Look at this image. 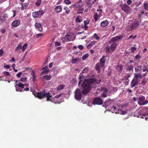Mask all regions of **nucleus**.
Segmentation results:
<instances>
[{
	"instance_id": "1",
	"label": "nucleus",
	"mask_w": 148,
	"mask_h": 148,
	"mask_svg": "<svg viewBox=\"0 0 148 148\" xmlns=\"http://www.w3.org/2000/svg\"><path fill=\"white\" fill-rule=\"evenodd\" d=\"M96 81L94 78L85 79L82 82L81 86L82 88V92L84 95L87 94L91 89V85L94 84Z\"/></svg>"
},
{
	"instance_id": "2",
	"label": "nucleus",
	"mask_w": 148,
	"mask_h": 148,
	"mask_svg": "<svg viewBox=\"0 0 148 148\" xmlns=\"http://www.w3.org/2000/svg\"><path fill=\"white\" fill-rule=\"evenodd\" d=\"M36 96L40 99L46 97V101H51L50 98L52 97V96L50 95L49 92L47 93L45 91L40 92H37L36 94Z\"/></svg>"
},
{
	"instance_id": "3",
	"label": "nucleus",
	"mask_w": 148,
	"mask_h": 148,
	"mask_svg": "<svg viewBox=\"0 0 148 148\" xmlns=\"http://www.w3.org/2000/svg\"><path fill=\"white\" fill-rule=\"evenodd\" d=\"M137 98L138 99V98ZM138 99L139 100L138 103L139 105L144 106L148 103V100H145V97L142 95H140L138 97Z\"/></svg>"
},
{
	"instance_id": "4",
	"label": "nucleus",
	"mask_w": 148,
	"mask_h": 148,
	"mask_svg": "<svg viewBox=\"0 0 148 148\" xmlns=\"http://www.w3.org/2000/svg\"><path fill=\"white\" fill-rule=\"evenodd\" d=\"M82 92L81 90L79 88H77L75 91L74 97L75 99L78 101H80L82 96Z\"/></svg>"
},
{
	"instance_id": "5",
	"label": "nucleus",
	"mask_w": 148,
	"mask_h": 148,
	"mask_svg": "<svg viewBox=\"0 0 148 148\" xmlns=\"http://www.w3.org/2000/svg\"><path fill=\"white\" fill-rule=\"evenodd\" d=\"M120 6L121 9L127 14H128L130 12L131 9L127 5L121 4Z\"/></svg>"
},
{
	"instance_id": "6",
	"label": "nucleus",
	"mask_w": 148,
	"mask_h": 148,
	"mask_svg": "<svg viewBox=\"0 0 148 148\" xmlns=\"http://www.w3.org/2000/svg\"><path fill=\"white\" fill-rule=\"evenodd\" d=\"M139 25V22L138 20L134 21L130 25V28L128 29V31H131L136 28Z\"/></svg>"
},
{
	"instance_id": "7",
	"label": "nucleus",
	"mask_w": 148,
	"mask_h": 148,
	"mask_svg": "<svg viewBox=\"0 0 148 148\" xmlns=\"http://www.w3.org/2000/svg\"><path fill=\"white\" fill-rule=\"evenodd\" d=\"M103 101L101 98L97 97L94 99L93 104L94 105H101L103 104Z\"/></svg>"
},
{
	"instance_id": "8",
	"label": "nucleus",
	"mask_w": 148,
	"mask_h": 148,
	"mask_svg": "<svg viewBox=\"0 0 148 148\" xmlns=\"http://www.w3.org/2000/svg\"><path fill=\"white\" fill-rule=\"evenodd\" d=\"M140 80L139 79H136L134 77L130 84L131 88H133L138 85Z\"/></svg>"
},
{
	"instance_id": "9",
	"label": "nucleus",
	"mask_w": 148,
	"mask_h": 148,
	"mask_svg": "<svg viewBox=\"0 0 148 148\" xmlns=\"http://www.w3.org/2000/svg\"><path fill=\"white\" fill-rule=\"evenodd\" d=\"M123 37V36H116L115 37H112L110 40L109 42L112 43V42H117L119 40H121Z\"/></svg>"
},
{
	"instance_id": "10",
	"label": "nucleus",
	"mask_w": 148,
	"mask_h": 148,
	"mask_svg": "<svg viewBox=\"0 0 148 148\" xmlns=\"http://www.w3.org/2000/svg\"><path fill=\"white\" fill-rule=\"evenodd\" d=\"M106 57L105 56H103L100 59V62L101 67H103L106 62Z\"/></svg>"
},
{
	"instance_id": "11",
	"label": "nucleus",
	"mask_w": 148,
	"mask_h": 148,
	"mask_svg": "<svg viewBox=\"0 0 148 148\" xmlns=\"http://www.w3.org/2000/svg\"><path fill=\"white\" fill-rule=\"evenodd\" d=\"M35 27L38 29L40 32H42V28L41 24L38 23H36L34 25Z\"/></svg>"
},
{
	"instance_id": "12",
	"label": "nucleus",
	"mask_w": 148,
	"mask_h": 148,
	"mask_svg": "<svg viewBox=\"0 0 148 148\" xmlns=\"http://www.w3.org/2000/svg\"><path fill=\"white\" fill-rule=\"evenodd\" d=\"M8 18V15L7 14H4L2 16L0 17V24L3 23L6 18Z\"/></svg>"
},
{
	"instance_id": "13",
	"label": "nucleus",
	"mask_w": 148,
	"mask_h": 148,
	"mask_svg": "<svg viewBox=\"0 0 148 148\" xmlns=\"http://www.w3.org/2000/svg\"><path fill=\"white\" fill-rule=\"evenodd\" d=\"M20 22L18 20H15L13 21L12 23V26L14 27L18 26L20 24Z\"/></svg>"
},
{
	"instance_id": "14",
	"label": "nucleus",
	"mask_w": 148,
	"mask_h": 148,
	"mask_svg": "<svg viewBox=\"0 0 148 148\" xmlns=\"http://www.w3.org/2000/svg\"><path fill=\"white\" fill-rule=\"evenodd\" d=\"M134 77L136 79H138V78L142 79L143 77V76L142 74L140 73H135L134 74Z\"/></svg>"
},
{
	"instance_id": "15",
	"label": "nucleus",
	"mask_w": 148,
	"mask_h": 148,
	"mask_svg": "<svg viewBox=\"0 0 148 148\" xmlns=\"http://www.w3.org/2000/svg\"><path fill=\"white\" fill-rule=\"evenodd\" d=\"M76 8H79L82 6V2L81 0H79V1L76 2L73 5Z\"/></svg>"
},
{
	"instance_id": "16",
	"label": "nucleus",
	"mask_w": 148,
	"mask_h": 148,
	"mask_svg": "<svg viewBox=\"0 0 148 148\" xmlns=\"http://www.w3.org/2000/svg\"><path fill=\"white\" fill-rule=\"evenodd\" d=\"M42 69L43 70V71L41 73V74H47L48 72L49 71L48 69V67L47 66L43 68Z\"/></svg>"
},
{
	"instance_id": "17",
	"label": "nucleus",
	"mask_w": 148,
	"mask_h": 148,
	"mask_svg": "<svg viewBox=\"0 0 148 148\" xmlns=\"http://www.w3.org/2000/svg\"><path fill=\"white\" fill-rule=\"evenodd\" d=\"M70 35H66L65 36L64 38H62V40L64 41H71V40L70 38Z\"/></svg>"
},
{
	"instance_id": "18",
	"label": "nucleus",
	"mask_w": 148,
	"mask_h": 148,
	"mask_svg": "<svg viewBox=\"0 0 148 148\" xmlns=\"http://www.w3.org/2000/svg\"><path fill=\"white\" fill-rule=\"evenodd\" d=\"M117 44L116 43H113L110 47V50L111 52H113L116 49Z\"/></svg>"
},
{
	"instance_id": "19",
	"label": "nucleus",
	"mask_w": 148,
	"mask_h": 148,
	"mask_svg": "<svg viewBox=\"0 0 148 148\" xmlns=\"http://www.w3.org/2000/svg\"><path fill=\"white\" fill-rule=\"evenodd\" d=\"M51 75H45L43 77V79H42L43 81L44 80H48L51 79Z\"/></svg>"
},
{
	"instance_id": "20",
	"label": "nucleus",
	"mask_w": 148,
	"mask_h": 148,
	"mask_svg": "<svg viewBox=\"0 0 148 148\" xmlns=\"http://www.w3.org/2000/svg\"><path fill=\"white\" fill-rule=\"evenodd\" d=\"M130 77V76L129 75H127L125 77L124 83H125L126 85H127L128 84L129 81V79L128 78Z\"/></svg>"
},
{
	"instance_id": "21",
	"label": "nucleus",
	"mask_w": 148,
	"mask_h": 148,
	"mask_svg": "<svg viewBox=\"0 0 148 148\" xmlns=\"http://www.w3.org/2000/svg\"><path fill=\"white\" fill-rule=\"evenodd\" d=\"M108 24V22L107 20L102 21L101 23V25L103 27H105L107 26Z\"/></svg>"
},
{
	"instance_id": "22",
	"label": "nucleus",
	"mask_w": 148,
	"mask_h": 148,
	"mask_svg": "<svg viewBox=\"0 0 148 148\" xmlns=\"http://www.w3.org/2000/svg\"><path fill=\"white\" fill-rule=\"evenodd\" d=\"M100 64L99 62L97 63L95 65V68L97 71V73H99L100 72Z\"/></svg>"
},
{
	"instance_id": "23",
	"label": "nucleus",
	"mask_w": 148,
	"mask_h": 148,
	"mask_svg": "<svg viewBox=\"0 0 148 148\" xmlns=\"http://www.w3.org/2000/svg\"><path fill=\"white\" fill-rule=\"evenodd\" d=\"M55 10L56 11L57 13H59L62 10V8L61 6H57L55 8Z\"/></svg>"
},
{
	"instance_id": "24",
	"label": "nucleus",
	"mask_w": 148,
	"mask_h": 148,
	"mask_svg": "<svg viewBox=\"0 0 148 148\" xmlns=\"http://www.w3.org/2000/svg\"><path fill=\"white\" fill-rule=\"evenodd\" d=\"M21 5L22 7H21V10H24L27 8L28 6V4L26 3H21Z\"/></svg>"
},
{
	"instance_id": "25",
	"label": "nucleus",
	"mask_w": 148,
	"mask_h": 148,
	"mask_svg": "<svg viewBox=\"0 0 148 148\" xmlns=\"http://www.w3.org/2000/svg\"><path fill=\"white\" fill-rule=\"evenodd\" d=\"M89 70V68L88 67L85 68L82 70L81 74L87 73H88Z\"/></svg>"
},
{
	"instance_id": "26",
	"label": "nucleus",
	"mask_w": 148,
	"mask_h": 148,
	"mask_svg": "<svg viewBox=\"0 0 148 148\" xmlns=\"http://www.w3.org/2000/svg\"><path fill=\"white\" fill-rule=\"evenodd\" d=\"M141 69L142 67L141 66H137L135 68V71L136 72H139L141 71Z\"/></svg>"
},
{
	"instance_id": "27",
	"label": "nucleus",
	"mask_w": 148,
	"mask_h": 148,
	"mask_svg": "<svg viewBox=\"0 0 148 148\" xmlns=\"http://www.w3.org/2000/svg\"><path fill=\"white\" fill-rule=\"evenodd\" d=\"M65 86V85L64 84H60L59 85L57 88L58 90H62Z\"/></svg>"
},
{
	"instance_id": "28",
	"label": "nucleus",
	"mask_w": 148,
	"mask_h": 148,
	"mask_svg": "<svg viewBox=\"0 0 148 148\" xmlns=\"http://www.w3.org/2000/svg\"><path fill=\"white\" fill-rule=\"evenodd\" d=\"M22 46L21 43H19L17 46L15 48V51H17L18 50L21 49L22 48Z\"/></svg>"
},
{
	"instance_id": "29",
	"label": "nucleus",
	"mask_w": 148,
	"mask_h": 148,
	"mask_svg": "<svg viewBox=\"0 0 148 148\" xmlns=\"http://www.w3.org/2000/svg\"><path fill=\"white\" fill-rule=\"evenodd\" d=\"M123 67L122 65L117 66L116 67V69L119 71H120L122 69Z\"/></svg>"
},
{
	"instance_id": "30",
	"label": "nucleus",
	"mask_w": 148,
	"mask_h": 148,
	"mask_svg": "<svg viewBox=\"0 0 148 148\" xmlns=\"http://www.w3.org/2000/svg\"><path fill=\"white\" fill-rule=\"evenodd\" d=\"M32 16H33L35 18H36L38 17V12H33L32 13Z\"/></svg>"
},
{
	"instance_id": "31",
	"label": "nucleus",
	"mask_w": 148,
	"mask_h": 148,
	"mask_svg": "<svg viewBox=\"0 0 148 148\" xmlns=\"http://www.w3.org/2000/svg\"><path fill=\"white\" fill-rule=\"evenodd\" d=\"M64 9L65 10L66 13V14H68L70 12V10L67 7H65Z\"/></svg>"
},
{
	"instance_id": "32",
	"label": "nucleus",
	"mask_w": 148,
	"mask_h": 148,
	"mask_svg": "<svg viewBox=\"0 0 148 148\" xmlns=\"http://www.w3.org/2000/svg\"><path fill=\"white\" fill-rule=\"evenodd\" d=\"M42 2L41 0H38L35 3V4L37 6H39Z\"/></svg>"
},
{
	"instance_id": "33",
	"label": "nucleus",
	"mask_w": 148,
	"mask_h": 148,
	"mask_svg": "<svg viewBox=\"0 0 148 148\" xmlns=\"http://www.w3.org/2000/svg\"><path fill=\"white\" fill-rule=\"evenodd\" d=\"M16 85L21 88H24V85L22 84L21 83H20L18 84H16Z\"/></svg>"
},
{
	"instance_id": "34",
	"label": "nucleus",
	"mask_w": 148,
	"mask_h": 148,
	"mask_svg": "<svg viewBox=\"0 0 148 148\" xmlns=\"http://www.w3.org/2000/svg\"><path fill=\"white\" fill-rule=\"evenodd\" d=\"M88 56V54L87 53H86L82 57V59L83 60H85L87 58Z\"/></svg>"
},
{
	"instance_id": "35",
	"label": "nucleus",
	"mask_w": 148,
	"mask_h": 148,
	"mask_svg": "<svg viewBox=\"0 0 148 148\" xmlns=\"http://www.w3.org/2000/svg\"><path fill=\"white\" fill-rule=\"evenodd\" d=\"M78 60V59H77L76 58H73L71 60V63L72 64H74L75 63L77 60Z\"/></svg>"
},
{
	"instance_id": "36",
	"label": "nucleus",
	"mask_w": 148,
	"mask_h": 148,
	"mask_svg": "<svg viewBox=\"0 0 148 148\" xmlns=\"http://www.w3.org/2000/svg\"><path fill=\"white\" fill-rule=\"evenodd\" d=\"M27 44H25L23 45V46L21 48L22 51H23L25 50L27 47Z\"/></svg>"
},
{
	"instance_id": "37",
	"label": "nucleus",
	"mask_w": 148,
	"mask_h": 148,
	"mask_svg": "<svg viewBox=\"0 0 148 148\" xmlns=\"http://www.w3.org/2000/svg\"><path fill=\"white\" fill-rule=\"evenodd\" d=\"M133 66L132 65H130L128 67L127 69V71H130L133 70Z\"/></svg>"
},
{
	"instance_id": "38",
	"label": "nucleus",
	"mask_w": 148,
	"mask_h": 148,
	"mask_svg": "<svg viewBox=\"0 0 148 148\" xmlns=\"http://www.w3.org/2000/svg\"><path fill=\"white\" fill-rule=\"evenodd\" d=\"M43 34H37L36 35V38H39L40 37L42 36Z\"/></svg>"
},
{
	"instance_id": "39",
	"label": "nucleus",
	"mask_w": 148,
	"mask_h": 148,
	"mask_svg": "<svg viewBox=\"0 0 148 148\" xmlns=\"http://www.w3.org/2000/svg\"><path fill=\"white\" fill-rule=\"evenodd\" d=\"M64 2V3L67 5L71 3V1L69 0H65Z\"/></svg>"
},
{
	"instance_id": "40",
	"label": "nucleus",
	"mask_w": 148,
	"mask_h": 148,
	"mask_svg": "<svg viewBox=\"0 0 148 148\" xmlns=\"http://www.w3.org/2000/svg\"><path fill=\"white\" fill-rule=\"evenodd\" d=\"M94 37L95 38H96V40H98L100 39V37L98 36L97 34L96 33H95L94 34Z\"/></svg>"
},
{
	"instance_id": "41",
	"label": "nucleus",
	"mask_w": 148,
	"mask_h": 148,
	"mask_svg": "<svg viewBox=\"0 0 148 148\" xmlns=\"http://www.w3.org/2000/svg\"><path fill=\"white\" fill-rule=\"evenodd\" d=\"M110 47L109 46L107 47L106 48V53H110L111 52L110 49Z\"/></svg>"
},
{
	"instance_id": "42",
	"label": "nucleus",
	"mask_w": 148,
	"mask_h": 148,
	"mask_svg": "<svg viewBox=\"0 0 148 148\" xmlns=\"http://www.w3.org/2000/svg\"><path fill=\"white\" fill-rule=\"evenodd\" d=\"M98 17V13H95L94 14V18L95 20L96 21L97 20V19Z\"/></svg>"
},
{
	"instance_id": "43",
	"label": "nucleus",
	"mask_w": 148,
	"mask_h": 148,
	"mask_svg": "<svg viewBox=\"0 0 148 148\" xmlns=\"http://www.w3.org/2000/svg\"><path fill=\"white\" fill-rule=\"evenodd\" d=\"M83 9L80 8L79 10H78L77 11V13L78 14H79L80 13H82L83 12Z\"/></svg>"
},
{
	"instance_id": "44",
	"label": "nucleus",
	"mask_w": 148,
	"mask_h": 148,
	"mask_svg": "<svg viewBox=\"0 0 148 148\" xmlns=\"http://www.w3.org/2000/svg\"><path fill=\"white\" fill-rule=\"evenodd\" d=\"M37 12H38V15H42L43 14V10H39Z\"/></svg>"
},
{
	"instance_id": "45",
	"label": "nucleus",
	"mask_w": 148,
	"mask_h": 148,
	"mask_svg": "<svg viewBox=\"0 0 148 148\" xmlns=\"http://www.w3.org/2000/svg\"><path fill=\"white\" fill-rule=\"evenodd\" d=\"M144 8L146 10H148V4L145 3L144 4Z\"/></svg>"
},
{
	"instance_id": "46",
	"label": "nucleus",
	"mask_w": 148,
	"mask_h": 148,
	"mask_svg": "<svg viewBox=\"0 0 148 148\" xmlns=\"http://www.w3.org/2000/svg\"><path fill=\"white\" fill-rule=\"evenodd\" d=\"M102 90L103 91V93H107V92H108V90L107 88H103L102 89Z\"/></svg>"
},
{
	"instance_id": "47",
	"label": "nucleus",
	"mask_w": 148,
	"mask_h": 148,
	"mask_svg": "<svg viewBox=\"0 0 148 148\" xmlns=\"http://www.w3.org/2000/svg\"><path fill=\"white\" fill-rule=\"evenodd\" d=\"M16 87V90L17 91H20L21 92H22V91L19 88V87H17L16 86H15Z\"/></svg>"
},
{
	"instance_id": "48",
	"label": "nucleus",
	"mask_w": 148,
	"mask_h": 148,
	"mask_svg": "<svg viewBox=\"0 0 148 148\" xmlns=\"http://www.w3.org/2000/svg\"><path fill=\"white\" fill-rule=\"evenodd\" d=\"M27 78V77H22L20 79V81L22 82H23L26 80Z\"/></svg>"
},
{
	"instance_id": "49",
	"label": "nucleus",
	"mask_w": 148,
	"mask_h": 148,
	"mask_svg": "<svg viewBox=\"0 0 148 148\" xmlns=\"http://www.w3.org/2000/svg\"><path fill=\"white\" fill-rule=\"evenodd\" d=\"M131 49L132 52L133 53L136 50V48L134 47H132Z\"/></svg>"
},
{
	"instance_id": "50",
	"label": "nucleus",
	"mask_w": 148,
	"mask_h": 148,
	"mask_svg": "<svg viewBox=\"0 0 148 148\" xmlns=\"http://www.w3.org/2000/svg\"><path fill=\"white\" fill-rule=\"evenodd\" d=\"M22 74V72H20L18 73L16 75V77H20L21 75Z\"/></svg>"
},
{
	"instance_id": "51",
	"label": "nucleus",
	"mask_w": 148,
	"mask_h": 148,
	"mask_svg": "<svg viewBox=\"0 0 148 148\" xmlns=\"http://www.w3.org/2000/svg\"><path fill=\"white\" fill-rule=\"evenodd\" d=\"M102 96V97H106L107 96V93H103L101 94Z\"/></svg>"
},
{
	"instance_id": "52",
	"label": "nucleus",
	"mask_w": 148,
	"mask_h": 148,
	"mask_svg": "<svg viewBox=\"0 0 148 148\" xmlns=\"http://www.w3.org/2000/svg\"><path fill=\"white\" fill-rule=\"evenodd\" d=\"M89 20H87L84 21V25H88L89 23Z\"/></svg>"
},
{
	"instance_id": "53",
	"label": "nucleus",
	"mask_w": 148,
	"mask_h": 148,
	"mask_svg": "<svg viewBox=\"0 0 148 148\" xmlns=\"http://www.w3.org/2000/svg\"><path fill=\"white\" fill-rule=\"evenodd\" d=\"M84 77V76L83 75H80L79 78V80L82 81V79Z\"/></svg>"
},
{
	"instance_id": "54",
	"label": "nucleus",
	"mask_w": 148,
	"mask_h": 148,
	"mask_svg": "<svg viewBox=\"0 0 148 148\" xmlns=\"http://www.w3.org/2000/svg\"><path fill=\"white\" fill-rule=\"evenodd\" d=\"M3 73L5 75H10L8 71H5Z\"/></svg>"
},
{
	"instance_id": "55",
	"label": "nucleus",
	"mask_w": 148,
	"mask_h": 148,
	"mask_svg": "<svg viewBox=\"0 0 148 148\" xmlns=\"http://www.w3.org/2000/svg\"><path fill=\"white\" fill-rule=\"evenodd\" d=\"M75 21L77 22L80 23L81 22V21L80 20L79 18L78 17H77L75 19Z\"/></svg>"
},
{
	"instance_id": "56",
	"label": "nucleus",
	"mask_w": 148,
	"mask_h": 148,
	"mask_svg": "<svg viewBox=\"0 0 148 148\" xmlns=\"http://www.w3.org/2000/svg\"><path fill=\"white\" fill-rule=\"evenodd\" d=\"M3 53V51L2 49H0V56H2Z\"/></svg>"
},
{
	"instance_id": "57",
	"label": "nucleus",
	"mask_w": 148,
	"mask_h": 148,
	"mask_svg": "<svg viewBox=\"0 0 148 148\" xmlns=\"http://www.w3.org/2000/svg\"><path fill=\"white\" fill-rule=\"evenodd\" d=\"M82 28H84L85 30H87L88 28V26L86 25H84V26H82Z\"/></svg>"
},
{
	"instance_id": "58",
	"label": "nucleus",
	"mask_w": 148,
	"mask_h": 148,
	"mask_svg": "<svg viewBox=\"0 0 148 148\" xmlns=\"http://www.w3.org/2000/svg\"><path fill=\"white\" fill-rule=\"evenodd\" d=\"M78 47L80 50H82L83 49V46L81 45H79L78 46Z\"/></svg>"
},
{
	"instance_id": "59",
	"label": "nucleus",
	"mask_w": 148,
	"mask_h": 148,
	"mask_svg": "<svg viewBox=\"0 0 148 148\" xmlns=\"http://www.w3.org/2000/svg\"><path fill=\"white\" fill-rule=\"evenodd\" d=\"M55 44L56 46H60V43L58 42H56Z\"/></svg>"
},
{
	"instance_id": "60",
	"label": "nucleus",
	"mask_w": 148,
	"mask_h": 148,
	"mask_svg": "<svg viewBox=\"0 0 148 148\" xmlns=\"http://www.w3.org/2000/svg\"><path fill=\"white\" fill-rule=\"evenodd\" d=\"M132 1L131 0H128L127 3L128 5H130L132 3Z\"/></svg>"
},
{
	"instance_id": "61",
	"label": "nucleus",
	"mask_w": 148,
	"mask_h": 148,
	"mask_svg": "<svg viewBox=\"0 0 148 148\" xmlns=\"http://www.w3.org/2000/svg\"><path fill=\"white\" fill-rule=\"evenodd\" d=\"M140 56L138 54L136 55L135 57V58L137 59H140Z\"/></svg>"
},
{
	"instance_id": "62",
	"label": "nucleus",
	"mask_w": 148,
	"mask_h": 148,
	"mask_svg": "<svg viewBox=\"0 0 148 148\" xmlns=\"http://www.w3.org/2000/svg\"><path fill=\"white\" fill-rule=\"evenodd\" d=\"M86 3L88 5V8H90L92 5V4L91 3L88 2V3L86 2Z\"/></svg>"
},
{
	"instance_id": "63",
	"label": "nucleus",
	"mask_w": 148,
	"mask_h": 148,
	"mask_svg": "<svg viewBox=\"0 0 148 148\" xmlns=\"http://www.w3.org/2000/svg\"><path fill=\"white\" fill-rule=\"evenodd\" d=\"M95 43V41H93L90 42V44H89L90 45L92 46L93 45H94Z\"/></svg>"
},
{
	"instance_id": "64",
	"label": "nucleus",
	"mask_w": 148,
	"mask_h": 148,
	"mask_svg": "<svg viewBox=\"0 0 148 148\" xmlns=\"http://www.w3.org/2000/svg\"><path fill=\"white\" fill-rule=\"evenodd\" d=\"M62 95L61 94H60L59 95L56 96L55 97V98L56 99H58Z\"/></svg>"
}]
</instances>
